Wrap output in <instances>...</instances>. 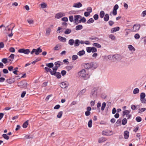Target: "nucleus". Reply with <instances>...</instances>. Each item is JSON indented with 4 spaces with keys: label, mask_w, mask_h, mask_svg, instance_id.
<instances>
[{
    "label": "nucleus",
    "mask_w": 146,
    "mask_h": 146,
    "mask_svg": "<svg viewBox=\"0 0 146 146\" xmlns=\"http://www.w3.org/2000/svg\"><path fill=\"white\" fill-rule=\"evenodd\" d=\"M140 27V25L139 24L134 25L133 28L131 29V31L133 32H136L138 31Z\"/></svg>",
    "instance_id": "obj_5"
},
{
    "label": "nucleus",
    "mask_w": 146,
    "mask_h": 146,
    "mask_svg": "<svg viewBox=\"0 0 146 146\" xmlns=\"http://www.w3.org/2000/svg\"><path fill=\"white\" fill-rule=\"evenodd\" d=\"M2 61L4 64H6L8 61V60L7 58H4L2 59Z\"/></svg>",
    "instance_id": "obj_53"
},
{
    "label": "nucleus",
    "mask_w": 146,
    "mask_h": 146,
    "mask_svg": "<svg viewBox=\"0 0 146 146\" xmlns=\"http://www.w3.org/2000/svg\"><path fill=\"white\" fill-rule=\"evenodd\" d=\"M140 37V35L138 34H136L134 36V37L135 39H137L139 38Z\"/></svg>",
    "instance_id": "obj_55"
},
{
    "label": "nucleus",
    "mask_w": 146,
    "mask_h": 146,
    "mask_svg": "<svg viewBox=\"0 0 146 146\" xmlns=\"http://www.w3.org/2000/svg\"><path fill=\"white\" fill-rule=\"evenodd\" d=\"M92 48L91 47H88L86 48V50L87 52L90 53L91 52Z\"/></svg>",
    "instance_id": "obj_56"
},
{
    "label": "nucleus",
    "mask_w": 146,
    "mask_h": 146,
    "mask_svg": "<svg viewBox=\"0 0 146 146\" xmlns=\"http://www.w3.org/2000/svg\"><path fill=\"white\" fill-rule=\"evenodd\" d=\"M109 19V16L108 14H106L105 16L104 19V20L106 21H108Z\"/></svg>",
    "instance_id": "obj_30"
},
{
    "label": "nucleus",
    "mask_w": 146,
    "mask_h": 146,
    "mask_svg": "<svg viewBox=\"0 0 146 146\" xmlns=\"http://www.w3.org/2000/svg\"><path fill=\"white\" fill-rule=\"evenodd\" d=\"M119 30V27H117L112 28L111 30V33L115 32L116 31Z\"/></svg>",
    "instance_id": "obj_23"
},
{
    "label": "nucleus",
    "mask_w": 146,
    "mask_h": 146,
    "mask_svg": "<svg viewBox=\"0 0 146 146\" xmlns=\"http://www.w3.org/2000/svg\"><path fill=\"white\" fill-rule=\"evenodd\" d=\"M62 48L61 45L60 44H58L56 45V46L53 48V49L54 50H58Z\"/></svg>",
    "instance_id": "obj_11"
},
{
    "label": "nucleus",
    "mask_w": 146,
    "mask_h": 146,
    "mask_svg": "<svg viewBox=\"0 0 146 146\" xmlns=\"http://www.w3.org/2000/svg\"><path fill=\"white\" fill-rule=\"evenodd\" d=\"M58 39L60 41L65 42L66 41V39L65 38L61 36H59L58 37Z\"/></svg>",
    "instance_id": "obj_13"
},
{
    "label": "nucleus",
    "mask_w": 146,
    "mask_h": 146,
    "mask_svg": "<svg viewBox=\"0 0 146 146\" xmlns=\"http://www.w3.org/2000/svg\"><path fill=\"white\" fill-rule=\"evenodd\" d=\"M26 94V92L25 91H23L21 94V98H23L25 94Z\"/></svg>",
    "instance_id": "obj_61"
},
{
    "label": "nucleus",
    "mask_w": 146,
    "mask_h": 146,
    "mask_svg": "<svg viewBox=\"0 0 146 146\" xmlns=\"http://www.w3.org/2000/svg\"><path fill=\"white\" fill-rule=\"evenodd\" d=\"M28 125V123L27 121H25L23 124V127L24 128H26Z\"/></svg>",
    "instance_id": "obj_37"
},
{
    "label": "nucleus",
    "mask_w": 146,
    "mask_h": 146,
    "mask_svg": "<svg viewBox=\"0 0 146 146\" xmlns=\"http://www.w3.org/2000/svg\"><path fill=\"white\" fill-rule=\"evenodd\" d=\"M58 78H60L61 77L60 73L59 72H55L54 74Z\"/></svg>",
    "instance_id": "obj_25"
},
{
    "label": "nucleus",
    "mask_w": 146,
    "mask_h": 146,
    "mask_svg": "<svg viewBox=\"0 0 146 146\" xmlns=\"http://www.w3.org/2000/svg\"><path fill=\"white\" fill-rule=\"evenodd\" d=\"M2 136L5 139L8 140L9 139V137L7 135L4 134L2 135Z\"/></svg>",
    "instance_id": "obj_38"
},
{
    "label": "nucleus",
    "mask_w": 146,
    "mask_h": 146,
    "mask_svg": "<svg viewBox=\"0 0 146 146\" xmlns=\"http://www.w3.org/2000/svg\"><path fill=\"white\" fill-rule=\"evenodd\" d=\"M138 107H139V106L138 105H137L136 106H135L134 105H132L131 106V109L133 110H135L137 109V108Z\"/></svg>",
    "instance_id": "obj_35"
},
{
    "label": "nucleus",
    "mask_w": 146,
    "mask_h": 146,
    "mask_svg": "<svg viewBox=\"0 0 146 146\" xmlns=\"http://www.w3.org/2000/svg\"><path fill=\"white\" fill-rule=\"evenodd\" d=\"M145 94L144 92H142L141 93L140 95V99L145 98Z\"/></svg>",
    "instance_id": "obj_33"
},
{
    "label": "nucleus",
    "mask_w": 146,
    "mask_h": 146,
    "mask_svg": "<svg viewBox=\"0 0 146 146\" xmlns=\"http://www.w3.org/2000/svg\"><path fill=\"white\" fill-rule=\"evenodd\" d=\"M127 120L126 118H125L123 119L122 120V125H125L127 123Z\"/></svg>",
    "instance_id": "obj_39"
},
{
    "label": "nucleus",
    "mask_w": 146,
    "mask_h": 146,
    "mask_svg": "<svg viewBox=\"0 0 146 146\" xmlns=\"http://www.w3.org/2000/svg\"><path fill=\"white\" fill-rule=\"evenodd\" d=\"M65 15V14L64 12H59L56 13L55 15V18L59 19Z\"/></svg>",
    "instance_id": "obj_7"
},
{
    "label": "nucleus",
    "mask_w": 146,
    "mask_h": 146,
    "mask_svg": "<svg viewBox=\"0 0 146 146\" xmlns=\"http://www.w3.org/2000/svg\"><path fill=\"white\" fill-rule=\"evenodd\" d=\"M81 16L80 15H75L74 16V20L75 21H77L78 20V19L80 17H81Z\"/></svg>",
    "instance_id": "obj_46"
},
{
    "label": "nucleus",
    "mask_w": 146,
    "mask_h": 146,
    "mask_svg": "<svg viewBox=\"0 0 146 146\" xmlns=\"http://www.w3.org/2000/svg\"><path fill=\"white\" fill-rule=\"evenodd\" d=\"M129 132L127 131H125L124 133V138L125 139H127L129 137Z\"/></svg>",
    "instance_id": "obj_17"
},
{
    "label": "nucleus",
    "mask_w": 146,
    "mask_h": 146,
    "mask_svg": "<svg viewBox=\"0 0 146 146\" xmlns=\"http://www.w3.org/2000/svg\"><path fill=\"white\" fill-rule=\"evenodd\" d=\"M82 5L80 2L75 3L73 4L72 7H73L79 8L82 7Z\"/></svg>",
    "instance_id": "obj_9"
},
{
    "label": "nucleus",
    "mask_w": 146,
    "mask_h": 146,
    "mask_svg": "<svg viewBox=\"0 0 146 146\" xmlns=\"http://www.w3.org/2000/svg\"><path fill=\"white\" fill-rule=\"evenodd\" d=\"M69 20L71 22H72L74 20V18L72 16H70L69 17Z\"/></svg>",
    "instance_id": "obj_60"
},
{
    "label": "nucleus",
    "mask_w": 146,
    "mask_h": 146,
    "mask_svg": "<svg viewBox=\"0 0 146 146\" xmlns=\"http://www.w3.org/2000/svg\"><path fill=\"white\" fill-rule=\"evenodd\" d=\"M58 67L56 66L54 67L53 68V71L51 73V74L52 75H53L56 72V71L58 69Z\"/></svg>",
    "instance_id": "obj_20"
},
{
    "label": "nucleus",
    "mask_w": 146,
    "mask_h": 146,
    "mask_svg": "<svg viewBox=\"0 0 146 146\" xmlns=\"http://www.w3.org/2000/svg\"><path fill=\"white\" fill-rule=\"evenodd\" d=\"M85 54V52L84 50H82L79 52L77 54L78 55L82 56Z\"/></svg>",
    "instance_id": "obj_19"
},
{
    "label": "nucleus",
    "mask_w": 146,
    "mask_h": 146,
    "mask_svg": "<svg viewBox=\"0 0 146 146\" xmlns=\"http://www.w3.org/2000/svg\"><path fill=\"white\" fill-rule=\"evenodd\" d=\"M80 41L78 39H76L75 40L74 43V46H78L80 44Z\"/></svg>",
    "instance_id": "obj_21"
},
{
    "label": "nucleus",
    "mask_w": 146,
    "mask_h": 146,
    "mask_svg": "<svg viewBox=\"0 0 146 146\" xmlns=\"http://www.w3.org/2000/svg\"><path fill=\"white\" fill-rule=\"evenodd\" d=\"M146 15V10L143 11L141 14V15L142 17H144Z\"/></svg>",
    "instance_id": "obj_54"
},
{
    "label": "nucleus",
    "mask_w": 146,
    "mask_h": 146,
    "mask_svg": "<svg viewBox=\"0 0 146 146\" xmlns=\"http://www.w3.org/2000/svg\"><path fill=\"white\" fill-rule=\"evenodd\" d=\"M51 32V29L50 28H47L46 30L45 35L46 36H48L49 35Z\"/></svg>",
    "instance_id": "obj_16"
},
{
    "label": "nucleus",
    "mask_w": 146,
    "mask_h": 146,
    "mask_svg": "<svg viewBox=\"0 0 146 146\" xmlns=\"http://www.w3.org/2000/svg\"><path fill=\"white\" fill-rule=\"evenodd\" d=\"M140 101L142 103L146 104V99L145 98L140 99Z\"/></svg>",
    "instance_id": "obj_52"
},
{
    "label": "nucleus",
    "mask_w": 146,
    "mask_h": 146,
    "mask_svg": "<svg viewBox=\"0 0 146 146\" xmlns=\"http://www.w3.org/2000/svg\"><path fill=\"white\" fill-rule=\"evenodd\" d=\"M90 63L86 64L84 65V67L86 69H89L91 68V66H90Z\"/></svg>",
    "instance_id": "obj_26"
},
{
    "label": "nucleus",
    "mask_w": 146,
    "mask_h": 146,
    "mask_svg": "<svg viewBox=\"0 0 146 146\" xmlns=\"http://www.w3.org/2000/svg\"><path fill=\"white\" fill-rule=\"evenodd\" d=\"M27 21L28 23L30 25H33L34 24V20L32 19H28Z\"/></svg>",
    "instance_id": "obj_15"
},
{
    "label": "nucleus",
    "mask_w": 146,
    "mask_h": 146,
    "mask_svg": "<svg viewBox=\"0 0 146 146\" xmlns=\"http://www.w3.org/2000/svg\"><path fill=\"white\" fill-rule=\"evenodd\" d=\"M54 64L55 66H56L58 68L61 65L63 64V63L60 61H58L55 62L54 63Z\"/></svg>",
    "instance_id": "obj_18"
},
{
    "label": "nucleus",
    "mask_w": 146,
    "mask_h": 146,
    "mask_svg": "<svg viewBox=\"0 0 146 146\" xmlns=\"http://www.w3.org/2000/svg\"><path fill=\"white\" fill-rule=\"evenodd\" d=\"M80 21L83 23H84L86 21V20L84 17H83L80 19Z\"/></svg>",
    "instance_id": "obj_64"
},
{
    "label": "nucleus",
    "mask_w": 146,
    "mask_h": 146,
    "mask_svg": "<svg viewBox=\"0 0 146 146\" xmlns=\"http://www.w3.org/2000/svg\"><path fill=\"white\" fill-rule=\"evenodd\" d=\"M74 40L73 39H70L68 41V44L71 46L73 45L74 43Z\"/></svg>",
    "instance_id": "obj_24"
},
{
    "label": "nucleus",
    "mask_w": 146,
    "mask_h": 146,
    "mask_svg": "<svg viewBox=\"0 0 146 146\" xmlns=\"http://www.w3.org/2000/svg\"><path fill=\"white\" fill-rule=\"evenodd\" d=\"M62 20L65 22H66L68 21V19L67 17H64L62 19Z\"/></svg>",
    "instance_id": "obj_63"
},
{
    "label": "nucleus",
    "mask_w": 146,
    "mask_h": 146,
    "mask_svg": "<svg viewBox=\"0 0 146 146\" xmlns=\"http://www.w3.org/2000/svg\"><path fill=\"white\" fill-rule=\"evenodd\" d=\"M82 26L81 25H79L76 27V30H78L82 29Z\"/></svg>",
    "instance_id": "obj_31"
},
{
    "label": "nucleus",
    "mask_w": 146,
    "mask_h": 146,
    "mask_svg": "<svg viewBox=\"0 0 146 146\" xmlns=\"http://www.w3.org/2000/svg\"><path fill=\"white\" fill-rule=\"evenodd\" d=\"M9 51L11 52H14L15 51V48L13 47H11L9 49Z\"/></svg>",
    "instance_id": "obj_49"
},
{
    "label": "nucleus",
    "mask_w": 146,
    "mask_h": 146,
    "mask_svg": "<svg viewBox=\"0 0 146 146\" xmlns=\"http://www.w3.org/2000/svg\"><path fill=\"white\" fill-rule=\"evenodd\" d=\"M18 68L17 67L15 68L14 69V71L13 72V73L17 75V72H18Z\"/></svg>",
    "instance_id": "obj_45"
},
{
    "label": "nucleus",
    "mask_w": 146,
    "mask_h": 146,
    "mask_svg": "<svg viewBox=\"0 0 146 146\" xmlns=\"http://www.w3.org/2000/svg\"><path fill=\"white\" fill-rule=\"evenodd\" d=\"M18 52L20 53H23L25 54H28L30 51L29 49H25L24 48H21L18 50Z\"/></svg>",
    "instance_id": "obj_2"
},
{
    "label": "nucleus",
    "mask_w": 146,
    "mask_h": 146,
    "mask_svg": "<svg viewBox=\"0 0 146 146\" xmlns=\"http://www.w3.org/2000/svg\"><path fill=\"white\" fill-rule=\"evenodd\" d=\"M78 74L79 77L83 78L84 80L88 79L90 78L88 72L84 69L78 72Z\"/></svg>",
    "instance_id": "obj_1"
},
{
    "label": "nucleus",
    "mask_w": 146,
    "mask_h": 146,
    "mask_svg": "<svg viewBox=\"0 0 146 146\" xmlns=\"http://www.w3.org/2000/svg\"><path fill=\"white\" fill-rule=\"evenodd\" d=\"M118 8V6L117 5H115L113 7V14L114 15H116L117 14V10Z\"/></svg>",
    "instance_id": "obj_10"
},
{
    "label": "nucleus",
    "mask_w": 146,
    "mask_h": 146,
    "mask_svg": "<svg viewBox=\"0 0 146 146\" xmlns=\"http://www.w3.org/2000/svg\"><path fill=\"white\" fill-rule=\"evenodd\" d=\"M71 32V30L70 29H67L64 32V33L66 34H68Z\"/></svg>",
    "instance_id": "obj_36"
},
{
    "label": "nucleus",
    "mask_w": 146,
    "mask_h": 146,
    "mask_svg": "<svg viewBox=\"0 0 146 146\" xmlns=\"http://www.w3.org/2000/svg\"><path fill=\"white\" fill-rule=\"evenodd\" d=\"M105 141V139L103 137L100 138L98 140V142L99 143H101Z\"/></svg>",
    "instance_id": "obj_34"
},
{
    "label": "nucleus",
    "mask_w": 146,
    "mask_h": 146,
    "mask_svg": "<svg viewBox=\"0 0 146 146\" xmlns=\"http://www.w3.org/2000/svg\"><path fill=\"white\" fill-rule=\"evenodd\" d=\"M94 21L92 18H90L88 21L87 23L89 24L91 23H92Z\"/></svg>",
    "instance_id": "obj_51"
},
{
    "label": "nucleus",
    "mask_w": 146,
    "mask_h": 146,
    "mask_svg": "<svg viewBox=\"0 0 146 146\" xmlns=\"http://www.w3.org/2000/svg\"><path fill=\"white\" fill-rule=\"evenodd\" d=\"M130 113V111L128 110H124L123 111L122 116H124L125 115H126L127 119H129L131 116V115L129 114Z\"/></svg>",
    "instance_id": "obj_4"
},
{
    "label": "nucleus",
    "mask_w": 146,
    "mask_h": 146,
    "mask_svg": "<svg viewBox=\"0 0 146 146\" xmlns=\"http://www.w3.org/2000/svg\"><path fill=\"white\" fill-rule=\"evenodd\" d=\"M106 106V104L105 102H103L102 103L101 107V110L102 111H103L104 110Z\"/></svg>",
    "instance_id": "obj_42"
},
{
    "label": "nucleus",
    "mask_w": 146,
    "mask_h": 146,
    "mask_svg": "<svg viewBox=\"0 0 146 146\" xmlns=\"http://www.w3.org/2000/svg\"><path fill=\"white\" fill-rule=\"evenodd\" d=\"M139 89L137 88H136L133 90V94H138L139 93Z\"/></svg>",
    "instance_id": "obj_27"
},
{
    "label": "nucleus",
    "mask_w": 146,
    "mask_h": 146,
    "mask_svg": "<svg viewBox=\"0 0 146 146\" xmlns=\"http://www.w3.org/2000/svg\"><path fill=\"white\" fill-rule=\"evenodd\" d=\"M146 110V108H142L139 109V112L141 113L145 111Z\"/></svg>",
    "instance_id": "obj_43"
},
{
    "label": "nucleus",
    "mask_w": 146,
    "mask_h": 146,
    "mask_svg": "<svg viewBox=\"0 0 146 146\" xmlns=\"http://www.w3.org/2000/svg\"><path fill=\"white\" fill-rule=\"evenodd\" d=\"M40 6L42 8L44 9L47 7V5L45 3H42L41 4Z\"/></svg>",
    "instance_id": "obj_22"
},
{
    "label": "nucleus",
    "mask_w": 146,
    "mask_h": 146,
    "mask_svg": "<svg viewBox=\"0 0 146 146\" xmlns=\"http://www.w3.org/2000/svg\"><path fill=\"white\" fill-rule=\"evenodd\" d=\"M72 60H75L78 59V56L76 55H73L72 57Z\"/></svg>",
    "instance_id": "obj_44"
},
{
    "label": "nucleus",
    "mask_w": 146,
    "mask_h": 146,
    "mask_svg": "<svg viewBox=\"0 0 146 146\" xmlns=\"http://www.w3.org/2000/svg\"><path fill=\"white\" fill-rule=\"evenodd\" d=\"M141 118L139 116L137 117L136 118V120L137 122H140L141 121Z\"/></svg>",
    "instance_id": "obj_48"
},
{
    "label": "nucleus",
    "mask_w": 146,
    "mask_h": 146,
    "mask_svg": "<svg viewBox=\"0 0 146 146\" xmlns=\"http://www.w3.org/2000/svg\"><path fill=\"white\" fill-rule=\"evenodd\" d=\"M63 112L62 111L59 112L57 115V117L58 118H60L62 115Z\"/></svg>",
    "instance_id": "obj_41"
},
{
    "label": "nucleus",
    "mask_w": 146,
    "mask_h": 146,
    "mask_svg": "<svg viewBox=\"0 0 146 146\" xmlns=\"http://www.w3.org/2000/svg\"><path fill=\"white\" fill-rule=\"evenodd\" d=\"M42 50L40 48V47H39L37 49H33L32 51L31 52V54H33L35 52L36 55H38L39 54L40 52H42Z\"/></svg>",
    "instance_id": "obj_3"
},
{
    "label": "nucleus",
    "mask_w": 146,
    "mask_h": 146,
    "mask_svg": "<svg viewBox=\"0 0 146 146\" xmlns=\"http://www.w3.org/2000/svg\"><path fill=\"white\" fill-rule=\"evenodd\" d=\"M128 48L129 50L131 52L134 51L135 50V48L133 46L131 45H129L128 46Z\"/></svg>",
    "instance_id": "obj_14"
},
{
    "label": "nucleus",
    "mask_w": 146,
    "mask_h": 146,
    "mask_svg": "<svg viewBox=\"0 0 146 146\" xmlns=\"http://www.w3.org/2000/svg\"><path fill=\"white\" fill-rule=\"evenodd\" d=\"M27 83L24 81H22L18 83V86L21 88L26 87Z\"/></svg>",
    "instance_id": "obj_6"
},
{
    "label": "nucleus",
    "mask_w": 146,
    "mask_h": 146,
    "mask_svg": "<svg viewBox=\"0 0 146 146\" xmlns=\"http://www.w3.org/2000/svg\"><path fill=\"white\" fill-rule=\"evenodd\" d=\"M94 19L96 20H97L98 19V15L97 14H95V15L94 16Z\"/></svg>",
    "instance_id": "obj_62"
},
{
    "label": "nucleus",
    "mask_w": 146,
    "mask_h": 146,
    "mask_svg": "<svg viewBox=\"0 0 146 146\" xmlns=\"http://www.w3.org/2000/svg\"><path fill=\"white\" fill-rule=\"evenodd\" d=\"M68 85V84L66 81L63 82L61 83L60 85V87L62 88H66Z\"/></svg>",
    "instance_id": "obj_8"
},
{
    "label": "nucleus",
    "mask_w": 146,
    "mask_h": 146,
    "mask_svg": "<svg viewBox=\"0 0 146 146\" xmlns=\"http://www.w3.org/2000/svg\"><path fill=\"white\" fill-rule=\"evenodd\" d=\"M105 15V13L103 11H101L100 13V18H103Z\"/></svg>",
    "instance_id": "obj_32"
},
{
    "label": "nucleus",
    "mask_w": 146,
    "mask_h": 146,
    "mask_svg": "<svg viewBox=\"0 0 146 146\" xmlns=\"http://www.w3.org/2000/svg\"><path fill=\"white\" fill-rule=\"evenodd\" d=\"M102 133L103 135H110L111 134H110L107 131H103Z\"/></svg>",
    "instance_id": "obj_47"
},
{
    "label": "nucleus",
    "mask_w": 146,
    "mask_h": 146,
    "mask_svg": "<svg viewBox=\"0 0 146 146\" xmlns=\"http://www.w3.org/2000/svg\"><path fill=\"white\" fill-rule=\"evenodd\" d=\"M109 37L112 40H114L115 39V36L112 34L110 35H109Z\"/></svg>",
    "instance_id": "obj_59"
},
{
    "label": "nucleus",
    "mask_w": 146,
    "mask_h": 146,
    "mask_svg": "<svg viewBox=\"0 0 146 146\" xmlns=\"http://www.w3.org/2000/svg\"><path fill=\"white\" fill-rule=\"evenodd\" d=\"M97 51V49L95 48L94 47L92 48L91 52H96Z\"/></svg>",
    "instance_id": "obj_57"
},
{
    "label": "nucleus",
    "mask_w": 146,
    "mask_h": 146,
    "mask_svg": "<svg viewBox=\"0 0 146 146\" xmlns=\"http://www.w3.org/2000/svg\"><path fill=\"white\" fill-rule=\"evenodd\" d=\"M87 12H89V13H90L92 12V10L91 7H89L87 9Z\"/></svg>",
    "instance_id": "obj_58"
},
{
    "label": "nucleus",
    "mask_w": 146,
    "mask_h": 146,
    "mask_svg": "<svg viewBox=\"0 0 146 146\" xmlns=\"http://www.w3.org/2000/svg\"><path fill=\"white\" fill-rule=\"evenodd\" d=\"M93 45L97 48H100L101 47V45L100 44L97 43H94L93 44Z\"/></svg>",
    "instance_id": "obj_28"
},
{
    "label": "nucleus",
    "mask_w": 146,
    "mask_h": 146,
    "mask_svg": "<svg viewBox=\"0 0 146 146\" xmlns=\"http://www.w3.org/2000/svg\"><path fill=\"white\" fill-rule=\"evenodd\" d=\"M92 119H90L88 123V127L90 128H91L92 127Z\"/></svg>",
    "instance_id": "obj_40"
},
{
    "label": "nucleus",
    "mask_w": 146,
    "mask_h": 146,
    "mask_svg": "<svg viewBox=\"0 0 146 146\" xmlns=\"http://www.w3.org/2000/svg\"><path fill=\"white\" fill-rule=\"evenodd\" d=\"M46 66L49 68H51L53 66L54 64L52 63H49L46 64Z\"/></svg>",
    "instance_id": "obj_29"
},
{
    "label": "nucleus",
    "mask_w": 146,
    "mask_h": 146,
    "mask_svg": "<svg viewBox=\"0 0 146 146\" xmlns=\"http://www.w3.org/2000/svg\"><path fill=\"white\" fill-rule=\"evenodd\" d=\"M45 70L47 72H50V73L52 72V71L51 70L47 67H46L44 68Z\"/></svg>",
    "instance_id": "obj_50"
},
{
    "label": "nucleus",
    "mask_w": 146,
    "mask_h": 146,
    "mask_svg": "<svg viewBox=\"0 0 146 146\" xmlns=\"http://www.w3.org/2000/svg\"><path fill=\"white\" fill-rule=\"evenodd\" d=\"M90 66L92 69H95L98 66L97 64L95 62L90 63Z\"/></svg>",
    "instance_id": "obj_12"
}]
</instances>
